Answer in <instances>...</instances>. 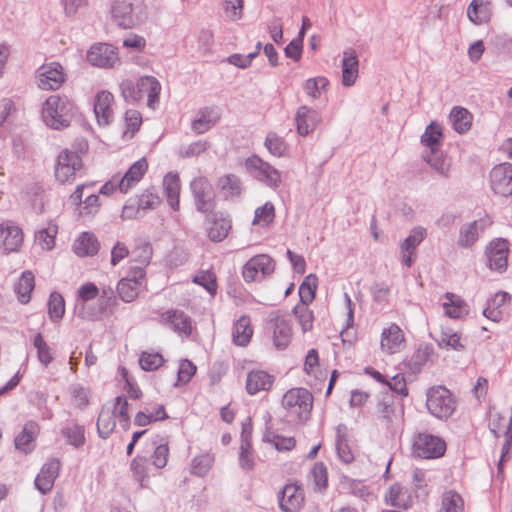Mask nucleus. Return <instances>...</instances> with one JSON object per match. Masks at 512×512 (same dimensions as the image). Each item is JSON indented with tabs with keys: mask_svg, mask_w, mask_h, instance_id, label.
Wrapping results in <instances>:
<instances>
[{
	"mask_svg": "<svg viewBox=\"0 0 512 512\" xmlns=\"http://www.w3.org/2000/svg\"><path fill=\"white\" fill-rule=\"evenodd\" d=\"M254 329L249 316H241L233 325L232 339L237 346H247L251 341Z\"/></svg>",
	"mask_w": 512,
	"mask_h": 512,
	"instance_id": "72a5a7b5",
	"label": "nucleus"
},
{
	"mask_svg": "<svg viewBox=\"0 0 512 512\" xmlns=\"http://www.w3.org/2000/svg\"><path fill=\"white\" fill-rule=\"evenodd\" d=\"M264 440L281 452L291 451L296 446V440L292 436L267 433Z\"/></svg>",
	"mask_w": 512,
	"mask_h": 512,
	"instance_id": "bf43d9fd",
	"label": "nucleus"
},
{
	"mask_svg": "<svg viewBox=\"0 0 512 512\" xmlns=\"http://www.w3.org/2000/svg\"><path fill=\"white\" fill-rule=\"evenodd\" d=\"M441 306L445 316L450 319H463L469 313L466 301L461 296L451 292L443 295Z\"/></svg>",
	"mask_w": 512,
	"mask_h": 512,
	"instance_id": "393cba45",
	"label": "nucleus"
},
{
	"mask_svg": "<svg viewBox=\"0 0 512 512\" xmlns=\"http://www.w3.org/2000/svg\"><path fill=\"white\" fill-rule=\"evenodd\" d=\"M273 384L274 376L263 370H252L246 377V391L250 395L269 391Z\"/></svg>",
	"mask_w": 512,
	"mask_h": 512,
	"instance_id": "cd10ccee",
	"label": "nucleus"
},
{
	"mask_svg": "<svg viewBox=\"0 0 512 512\" xmlns=\"http://www.w3.org/2000/svg\"><path fill=\"white\" fill-rule=\"evenodd\" d=\"M38 86L43 90H56L65 81V73L61 64L51 62L38 69Z\"/></svg>",
	"mask_w": 512,
	"mask_h": 512,
	"instance_id": "f8f14e48",
	"label": "nucleus"
},
{
	"mask_svg": "<svg viewBox=\"0 0 512 512\" xmlns=\"http://www.w3.org/2000/svg\"><path fill=\"white\" fill-rule=\"evenodd\" d=\"M407 347L404 330L396 323L386 324L379 336V349L382 354L392 356L403 352Z\"/></svg>",
	"mask_w": 512,
	"mask_h": 512,
	"instance_id": "39448f33",
	"label": "nucleus"
},
{
	"mask_svg": "<svg viewBox=\"0 0 512 512\" xmlns=\"http://www.w3.org/2000/svg\"><path fill=\"white\" fill-rule=\"evenodd\" d=\"M74 111L75 105L68 97L51 95L44 103L42 116L49 127L62 129L70 125Z\"/></svg>",
	"mask_w": 512,
	"mask_h": 512,
	"instance_id": "f03ea898",
	"label": "nucleus"
},
{
	"mask_svg": "<svg viewBox=\"0 0 512 512\" xmlns=\"http://www.w3.org/2000/svg\"><path fill=\"white\" fill-rule=\"evenodd\" d=\"M33 345L37 350L38 360L45 366L50 364L53 360V352L42 334L38 333L35 335L33 339Z\"/></svg>",
	"mask_w": 512,
	"mask_h": 512,
	"instance_id": "69168bd1",
	"label": "nucleus"
},
{
	"mask_svg": "<svg viewBox=\"0 0 512 512\" xmlns=\"http://www.w3.org/2000/svg\"><path fill=\"white\" fill-rule=\"evenodd\" d=\"M319 122V114L307 106H301L296 112L297 131L302 136L313 131Z\"/></svg>",
	"mask_w": 512,
	"mask_h": 512,
	"instance_id": "7c9ffc66",
	"label": "nucleus"
},
{
	"mask_svg": "<svg viewBox=\"0 0 512 512\" xmlns=\"http://www.w3.org/2000/svg\"><path fill=\"white\" fill-rule=\"evenodd\" d=\"M60 467L61 463L59 459L56 458L50 459L42 466L35 479V486L41 493L45 494L53 488Z\"/></svg>",
	"mask_w": 512,
	"mask_h": 512,
	"instance_id": "5701e85b",
	"label": "nucleus"
},
{
	"mask_svg": "<svg viewBox=\"0 0 512 512\" xmlns=\"http://www.w3.org/2000/svg\"><path fill=\"white\" fill-rule=\"evenodd\" d=\"M442 128L439 124L432 122L427 126L424 134L421 137L422 143L430 148L431 153L434 154L442 141Z\"/></svg>",
	"mask_w": 512,
	"mask_h": 512,
	"instance_id": "8fccbe9b",
	"label": "nucleus"
},
{
	"mask_svg": "<svg viewBox=\"0 0 512 512\" xmlns=\"http://www.w3.org/2000/svg\"><path fill=\"white\" fill-rule=\"evenodd\" d=\"M238 460L243 470L250 471L255 467L256 456L251 443V429L248 430L245 426L241 435Z\"/></svg>",
	"mask_w": 512,
	"mask_h": 512,
	"instance_id": "c756f323",
	"label": "nucleus"
},
{
	"mask_svg": "<svg viewBox=\"0 0 512 512\" xmlns=\"http://www.w3.org/2000/svg\"><path fill=\"white\" fill-rule=\"evenodd\" d=\"M439 512H465L463 497L454 490H448L441 496Z\"/></svg>",
	"mask_w": 512,
	"mask_h": 512,
	"instance_id": "49530a36",
	"label": "nucleus"
},
{
	"mask_svg": "<svg viewBox=\"0 0 512 512\" xmlns=\"http://www.w3.org/2000/svg\"><path fill=\"white\" fill-rule=\"evenodd\" d=\"M248 163L253 169L254 177L259 181L270 187H277L281 183L280 173L268 163L259 158L250 159Z\"/></svg>",
	"mask_w": 512,
	"mask_h": 512,
	"instance_id": "a878e982",
	"label": "nucleus"
},
{
	"mask_svg": "<svg viewBox=\"0 0 512 512\" xmlns=\"http://www.w3.org/2000/svg\"><path fill=\"white\" fill-rule=\"evenodd\" d=\"M273 343L277 349H285L292 339V327L283 318H276L273 325Z\"/></svg>",
	"mask_w": 512,
	"mask_h": 512,
	"instance_id": "58836bf2",
	"label": "nucleus"
},
{
	"mask_svg": "<svg viewBox=\"0 0 512 512\" xmlns=\"http://www.w3.org/2000/svg\"><path fill=\"white\" fill-rule=\"evenodd\" d=\"M293 314L300 325L303 333L311 331L313 328L314 314L309 305L296 304L293 308Z\"/></svg>",
	"mask_w": 512,
	"mask_h": 512,
	"instance_id": "864d4df0",
	"label": "nucleus"
},
{
	"mask_svg": "<svg viewBox=\"0 0 512 512\" xmlns=\"http://www.w3.org/2000/svg\"><path fill=\"white\" fill-rule=\"evenodd\" d=\"M153 255V248L151 244L147 241L140 242L137 247L132 252V260L134 262L140 263L145 267L150 263V260Z\"/></svg>",
	"mask_w": 512,
	"mask_h": 512,
	"instance_id": "774afa93",
	"label": "nucleus"
},
{
	"mask_svg": "<svg viewBox=\"0 0 512 512\" xmlns=\"http://www.w3.org/2000/svg\"><path fill=\"white\" fill-rule=\"evenodd\" d=\"M492 221L487 219H480L469 223L460 230L458 243L462 247H471L478 239L480 231H483L487 226L491 225Z\"/></svg>",
	"mask_w": 512,
	"mask_h": 512,
	"instance_id": "473e14b6",
	"label": "nucleus"
},
{
	"mask_svg": "<svg viewBox=\"0 0 512 512\" xmlns=\"http://www.w3.org/2000/svg\"><path fill=\"white\" fill-rule=\"evenodd\" d=\"M113 410L116 418L119 419L122 427L127 430L130 426L129 403L123 396H118L114 399L111 405H107Z\"/></svg>",
	"mask_w": 512,
	"mask_h": 512,
	"instance_id": "603ef678",
	"label": "nucleus"
},
{
	"mask_svg": "<svg viewBox=\"0 0 512 512\" xmlns=\"http://www.w3.org/2000/svg\"><path fill=\"white\" fill-rule=\"evenodd\" d=\"M82 168L79 155L68 150L62 151L57 158L55 178L60 183L71 182L75 179L77 171Z\"/></svg>",
	"mask_w": 512,
	"mask_h": 512,
	"instance_id": "6e6552de",
	"label": "nucleus"
},
{
	"mask_svg": "<svg viewBox=\"0 0 512 512\" xmlns=\"http://www.w3.org/2000/svg\"><path fill=\"white\" fill-rule=\"evenodd\" d=\"M426 407L434 417L448 419L455 412L457 401L448 388L436 385L426 392Z\"/></svg>",
	"mask_w": 512,
	"mask_h": 512,
	"instance_id": "7ed1b4c3",
	"label": "nucleus"
},
{
	"mask_svg": "<svg viewBox=\"0 0 512 512\" xmlns=\"http://www.w3.org/2000/svg\"><path fill=\"white\" fill-rule=\"evenodd\" d=\"M383 501L387 506L398 510H407L412 507L414 497L404 485L396 482L385 490Z\"/></svg>",
	"mask_w": 512,
	"mask_h": 512,
	"instance_id": "2eb2a0df",
	"label": "nucleus"
},
{
	"mask_svg": "<svg viewBox=\"0 0 512 512\" xmlns=\"http://www.w3.org/2000/svg\"><path fill=\"white\" fill-rule=\"evenodd\" d=\"M168 418L164 405H157V411L153 414H148L147 411L140 410L134 416V425L142 427L148 426L158 421Z\"/></svg>",
	"mask_w": 512,
	"mask_h": 512,
	"instance_id": "3c124183",
	"label": "nucleus"
},
{
	"mask_svg": "<svg viewBox=\"0 0 512 512\" xmlns=\"http://www.w3.org/2000/svg\"><path fill=\"white\" fill-rule=\"evenodd\" d=\"M125 130L124 136L132 138L142 124V116L138 110L128 109L124 114Z\"/></svg>",
	"mask_w": 512,
	"mask_h": 512,
	"instance_id": "052dcab7",
	"label": "nucleus"
},
{
	"mask_svg": "<svg viewBox=\"0 0 512 512\" xmlns=\"http://www.w3.org/2000/svg\"><path fill=\"white\" fill-rule=\"evenodd\" d=\"M159 322L170 326L176 333L185 337H189L193 331L191 318L178 309H169L161 313Z\"/></svg>",
	"mask_w": 512,
	"mask_h": 512,
	"instance_id": "dca6fc26",
	"label": "nucleus"
},
{
	"mask_svg": "<svg viewBox=\"0 0 512 512\" xmlns=\"http://www.w3.org/2000/svg\"><path fill=\"white\" fill-rule=\"evenodd\" d=\"M116 427V417L113 410L108 406H104L98 416L97 430L102 438H107Z\"/></svg>",
	"mask_w": 512,
	"mask_h": 512,
	"instance_id": "de8ad7c7",
	"label": "nucleus"
},
{
	"mask_svg": "<svg viewBox=\"0 0 512 512\" xmlns=\"http://www.w3.org/2000/svg\"><path fill=\"white\" fill-rule=\"evenodd\" d=\"M88 62L99 68H111L119 62V55L116 49L106 43H98L88 50Z\"/></svg>",
	"mask_w": 512,
	"mask_h": 512,
	"instance_id": "ddd939ff",
	"label": "nucleus"
},
{
	"mask_svg": "<svg viewBox=\"0 0 512 512\" xmlns=\"http://www.w3.org/2000/svg\"><path fill=\"white\" fill-rule=\"evenodd\" d=\"M274 269V260L267 254H259L247 261L242 269V276L246 282H253L272 274Z\"/></svg>",
	"mask_w": 512,
	"mask_h": 512,
	"instance_id": "9d476101",
	"label": "nucleus"
},
{
	"mask_svg": "<svg viewBox=\"0 0 512 512\" xmlns=\"http://www.w3.org/2000/svg\"><path fill=\"white\" fill-rule=\"evenodd\" d=\"M121 96L126 102H138L142 98V88L139 81L134 83L130 79H124L120 83Z\"/></svg>",
	"mask_w": 512,
	"mask_h": 512,
	"instance_id": "680f3d73",
	"label": "nucleus"
},
{
	"mask_svg": "<svg viewBox=\"0 0 512 512\" xmlns=\"http://www.w3.org/2000/svg\"><path fill=\"white\" fill-rule=\"evenodd\" d=\"M511 296L503 291L497 292L487 304L483 314L486 318L499 322L508 314L510 308Z\"/></svg>",
	"mask_w": 512,
	"mask_h": 512,
	"instance_id": "412c9836",
	"label": "nucleus"
},
{
	"mask_svg": "<svg viewBox=\"0 0 512 512\" xmlns=\"http://www.w3.org/2000/svg\"><path fill=\"white\" fill-rule=\"evenodd\" d=\"M88 185H78L74 192L70 195V200L73 204L79 207V214L82 216L94 215L99 211L100 199L97 194L88 195L84 201H82L84 189Z\"/></svg>",
	"mask_w": 512,
	"mask_h": 512,
	"instance_id": "b1692460",
	"label": "nucleus"
},
{
	"mask_svg": "<svg viewBox=\"0 0 512 512\" xmlns=\"http://www.w3.org/2000/svg\"><path fill=\"white\" fill-rule=\"evenodd\" d=\"M275 218V208L271 202H266L263 206L255 210L252 224L255 226L267 227Z\"/></svg>",
	"mask_w": 512,
	"mask_h": 512,
	"instance_id": "4d7b16f0",
	"label": "nucleus"
},
{
	"mask_svg": "<svg viewBox=\"0 0 512 512\" xmlns=\"http://www.w3.org/2000/svg\"><path fill=\"white\" fill-rule=\"evenodd\" d=\"M426 235L427 233L424 228L415 227L412 229L410 235L401 243V255L406 266L410 267L412 265L415 249L425 239Z\"/></svg>",
	"mask_w": 512,
	"mask_h": 512,
	"instance_id": "c85d7f7f",
	"label": "nucleus"
},
{
	"mask_svg": "<svg viewBox=\"0 0 512 512\" xmlns=\"http://www.w3.org/2000/svg\"><path fill=\"white\" fill-rule=\"evenodd\" d=\"M216 187L226 199L237 198L242 193V183L239 177L232 173L220 176Z\"/></svg>",
	"mask_w": 512,
	"mask_h": 512,
	"instance_id": "c9c22d12",
	"label": "nucleus"
},
{
	"mask_svg": "<svg viewBox=\"0 0 512 512\" xmlns=\"http://www.w3.org/2000/svg\"><path fill=\"white\" fill-rule=\"evenodd\" d=\"M99 247L97 238L89 232H83L73 243V251L79 257L94 256Z\"/></svg>",
	"mask_w": 512,
	"mask_h": 512,
	"instance_id": "e433bc0d",
	"label": "nucleus"
},
{
	"mask_svg": "<svg viewBox=\"0 0 512 512\" xmlns=\"http://www.w3.org/2000/svg\"><path fill=\"white\" fill-rule=\"evenodd\" d=\"M492 15L491 2L489 0H473L467 10V16L475 24L486 23Z\"/></svg>",
	"mask_w": 512,
	"mask_h": 512,
	"instance_id": "ea45409f",
	"label": "nucleus"
},
{
	"mask_svg": "<svg viewBox=\"0 0 512 512\" xmlns=\"http://www.w3.org/2000/svg\"><path fill=\"white\" fill-rule=\"evenodd\" d=\"M214 463L213 455L204 453L193 458L191 462V473L197 476L206 475Z\"/></svg>",
	"mask_w": 512,
	"mask_h": 512,
	"instance_id": "0e129e2a",
	"label": "nucleus"
},
{
	"mask_svg": "<svg viewBox=\"0 0 512 512\" xmlns=\"http://www.w3.org/2000/svg\"><path fill=\"white\" fill-rule=\"evenodd\" d=\"M160 204L159 196L150 191L144 190L139 196L137 201V206L134 204H126L122 209L121 217L123 219H132L137 217L140 211H147L155 209Z\"/></svg>",
	"mask_w": 512,
	"mask_h": 512,
	"instance_id": "aec40b11",
	"label": "nucleus"
},
{
	"mask_svg": "<svg viewBox=\"0 0 512 512\" xmlns=\"http://www.w3.org/2000/svg\"><path fill=\"white\" fill-rule=\"evenodd\" d=\"M58 225L48 222L36 232L35 241L43 250H52L55 247Z\"/></svg>",
	"mask_w": 512,
	"mask_h": 512,
	"instance_id": "79ce46f5",
	"label": "nucleus"
},
{
	"mask_svg": "<svg viewBox=\"0 0 512 512\" xmlns=\"http://www.w3.org/2000/svg\"><path fill=\"white\" fill-rule=\"evenodd\" d=\"M193 282L204 287L211 295L217 291V278L211 270L199 271L193 277Z\"/></svg>",
	"mask_w": 512,
	"mask_h": 512,
	"instance_id": "338daca9",
	"label": "nucleus"
},
{
	"mask_svg": "<svg viewBox=\"0 0 512 512\" xmlns=\"http://www.w3.org/2000/svg\"><path fill=\"white\" fill-rule=\"evenodd\" d=\"M492 190L501 196L512 195V164L502 163L490 172Z\"/></svg>",
	"mask_w": 512,
	"mask_h": 512,
	"instance_id": "4468645a",
	"label": "nucleus"
},
{
	"mask_svg": "<svg viewBox=\"0 0 512 512\" xmlns=\"http://www.w3.org/2000/svg\"><path fill=\"white\" fill-rule=\"evenodd\" d=\"M111 15L113 21L121 29H133L138 22V18L133 14V0H115Z\"/></svg>",
	"mask_w": 512,
	"mask_h": 512,
	"instance_id": "6ab92c4d",
	"label": "nucleus"
},
{
	"mask_svg": "<svg viewBox=\"0 0 512 512\" xmlns=\"http://www.w3.org/2000/svg\"><path fill=\"white\" fill-rule=\"evenodd\" d=\"M35 286V277L31 271H24L15 285L18 300L26 304L30 301Z\"/></svg>",
	"mask_w": 512,
	"mask_h": 512,
	"instance_id": "a18cd8bd",
	"label": "nucleus"
},
{
	"mask_svg": "<svg viewBox=\"0 0 512 512\" xmlns=\"http://www.w3.org/2000/svg\"><path fill=\"white\" fill-rule=\"evenodd\" d=\"M164 358L159 352L143 351L139 357V365L145 371H154L164 363Z\"/></svg>",
	"mask_w": 512,
	"mask_h": 512,
	"instance_id": "e2e57ef3",
	"label": "nucleus"
},
{
	"mask_svg": "<svg viewBox=\"0 0 512 512\" xmlns=\"http://www.w3.org/2000/svg\"><path fill=\"white\" fill-rule=\"evenodd\" d=\"M146 271L143 267H131L127 276L117 284L119 297L127 303L134 301L145 284Z\"/></svg>",
	"mask_w": 512,
	"mask_h": 512,
	"instance_id": "423d86ee",
	"label": "nucleus"
},
{
	"mask_svg": "<svg viewBox=\"0 0 512 512\" xmlns=\"http://www.w3.org/2000/svg\"><path fill=\"white\" fill-rule=\"evenodd\" d=\"M139 85L142 88V96L147 94V105L150 108H155L161 91L159 81L153 76H144L139 79Z\"/></svg>",
	"mask_w": 512,
	"mask_h": 512,
	"instance_id": "37998d69",
	"label": "nucleus"
},
{
	"mask_svg": "<svg viewBox=\"0 0 512 512\" xmlns=\"http://www.w3.org/2000/svg\"><path fill=\"white\" fill-rule=\"evenodd\" d=\"M231 223L227 219H216L208 229V237L213 242L223 241L229 234Z\"/></svg>",
	"mask_w": 512,
	"mask_h": 512,
	"instance_id": "13d9d810",
	"label": "nucleus"
},
{
	"mask_svg": "<svg viewBox=\"0 0 512 512\" xmlns=\"http://www.w3.org/2000/svg\"><path fill=\"white\" fill-rule=\"evenodd\" d=\"M305 501L303 488L295 483L286 484L279 497V506L283 512H298Z\"/></svg>",
	"mask_w": 512,
	"mask_h": 512,
	"instance_id": "f3484780",
	"label": "nucleus"
},
{
	"mask_svg": "<svg viewBox=\"0 0 512 512\" xmlns=\"http://www.w3.org/2000/svg\"><path fill=\"white\" fill-rule=\"evenodd\" d=\"M62 434L66 438L67 443L75 448L82 447L86 441L85 429L78 424L67 425L63 428Z\"/></svg>",
	"mask_w": 512,
	"mask_h": 512,
	"instance_id": "5fc2aeb1",
	"label": "nucleus"
},
{
	"mask_svg": "<svg viewBox=\"0 0 512 512\" xmlns=\"http://www.w3.org/2000/svg\"><path fill=\"white\" fill-rule=\"evenodd\" d=\"M69 405L75 409H84L90 403V390L89 388L81 385H71L68 391Z\"/></svg>",
	"mask_w": 512,
	"mask_h": 512,
	"instance_id": "c03bdc74",
	"label": "nucleus"
},
{
	"mask_svg": "<svg viewBox=\"0 0 512 512\" xmlns=\"http://www.w3.org/2000/svg\"><path fill=\"white\" fill-rule=\"evenodd\" d=\"M190 189L195 199L197 209L201 212L211 211L214 207V193L209 180L200 176L193 179Z\"/></svg>",
	"mask_w": 512,
	"mask_h": 512,
	"instance_id": "9b49d317",
	"label": "nucleus"
},
{
	"mask_svg": "<svg viewBox=\"0 0 512 512\" xmlns=\"http://www.w3.org/2000/svg\"><path fill=\"white\" fill-rule=\"evenodd\" d=\"M163 194L170 208L180 210L181 180L177 172H168L162 180Z\"/></svg>",
	"mask_w": 512,
	"mask_h": 512,
	"instance_id": "4be33fe9",
	"label": "nucleus"
},
{
	"mask_svg": "<svg viewBox=\"0 0 512 512\" xmlns=\"http://www.w3.org/2000/svg\"><path fill=\"white\" fill-rule=\"evenodd\" d=\"M148 161L145 157L134 162L123 176H120V187L124 194L137 185L148 171Z\"/></svg>",
	"mask_w": 512,
	"mask_h": 512,
	"instance_id": "bb28decb",
	"label": "nucleus"
},
{
	"mask_svg": "<svg viewBox=\"0 0 512 512\" xmlns=\"http://www.w3.org/2000/svg\"><path fill=\"white\" fill-rule=\"evenodd\" d=\"M24 242V232L12 221L0 223V251L4 254L18 252Z\"/></svg>",
	"mask_w": 512,
	"mask_h": 512,
	"instance_id": "1a4fd4ad",
	"label": "nucleus"
},
{
	"mask_svg": "<svg viewBox=\"0 0 512 512\" xmlns=\"http://www.w3.org/2000/svg\"><path fill=\"white\" fill-rule=\"evenodd\" d=\"M93 112L100 126L110 125L115 116V97L106 89L96 92L93 98Z\"/></svg>",
	"mask_w": 512,
	"mask_h": 512,
	"instance_id": "0eeeda50",
	"label": "nucleus"
},
{
	"mask_svg": "<svg viewBox=\"0 0 512 512\" xmlns=\"http://www.w3.org/2000/svg\"><path fill=\"white\" fill-rule=\"evenodd\" d=\"M489 267L497 271H504L508 264L509 243L507 240L497 238L492 240L486 249Z\"/></svg>",
	"mask_w": 512,
	"mask_h": 512,
	"instance_id": "a211bd4d",
	"label": "nucleus"
},
{
	"mask_svg": "<svg viewBox=\"0 0 512 512\" xmlns=\"http://www.w3.org/2000/svg\"><path fill=\"white\" fill-rule=\"evenodd\" d=\"M450 118L453 124L454 129L458 133H464L468 131L471 127L472 123V115L471 113L462 107H455L451 111Z\"/></svg>",
	"mask_w": 512,
	"mask_h": 512,
	"instance_id": "09e8293b",
	"label": "nucleus"
},
{
	"mask_svg": "<svg viewBox=\"0 0 512 512\" xmlns=\"http://www.w3.org/2000/svg\"><path fill=\"white\" fill-rule=\"evenodd\" d=\"M40 427L35 421L25 423L21 433L15 438V445L18 449L29 452L31 451V443L37 438Z\"/></svg>",
	"mask_w": 512,
	"mask_h": 512,
	"instance_id": "a19ab883",
	"label": "nucleus"
},
{
	"mask_svg": "<svg viewBox=\"0 0 512 512\" xmlns=\"http://www.w3.org/2000/svg\"><path fill=\"white\" fill-rule=\"evenodd\" d=\"M314 397L306 388L294 387L285 392L282 397L281 405L290 417L296 423H306L312 413Z\"/></svg>",
	"mask_w": 512,
	"mask_h": 512,
	"instance_id": "f257e3e1",
	"label": "nucleus"
},
{
	"mask_svg": "<svg viewBox=\"0 0 512 512\" xmlns=\"http://www.w3.org/2000/svg\"><path fill=\"white\" fill-rule=\"evenodd\" d=\"M317 289V277L308 275L299 287L300 302L298 304L309 305L315 298Z\"/></svg>",
	"mask_w": 512,
	"mask_h": 512,
	"instance_id": "6e6d98bb",
	"label": "nucleus"
},
{
	"mask_svg": "<svg viewBox=\"0 0 512 512\" xmlns=\"http://www.w3.org/2000/svg\"><path fill=\"white\" fill-rule=\"evenodd\" d=\"M436 341L438 347L442 349H451L454 351H463L465 349L461 334L448 325H442L440 327V334Z\"/></svg>",
	"mask_w": 512,
	"mask_h": 512,
	"instance_id": "f704fd0d",
	"label": "nucleus"
},
{
	"mask_svg": "<svg viewBox=\"0 0 512 512\" xmlns=\"http://www.w3.org/2000/svg\"><path fill=\"white\" fill-rule=\"evenodd\" d=\"M446 442L438 436L428 433H417L411 442V453L419 459H437L446 452Z\"/></svg>",
	"mask_w": 512,
	"mask_h": 512,
	"instance_id": "20e7f679",
	"label": "nucleus"
},
{
	"mask_svg": "<svg viewBox=\"0 0 512 512\" xmlns=\"http://www.w3.org/2000/svg\"><path fill=\"white\" fill-rule=\"evenodd\" d=\"M220 119V113L214 108L201 109L192 121L194 132L201 134L211 129Z\"/></svg>",
	"mask_w": 512,
	"mask_h": 512,
	"instance_id": "4c0bfd02",
	"label": "nucleus"
},
{
	"mask_svg": "<svg viewBox=\"0 0 512 512\" xmlns=\"http://www.w3.org/2000/svg\"><path fill=\"white\" fill-rule=\"evenodd\" d=\"M358 58L354 50H347L342 58L341 81L345 87L352 86L358 77Z\"/></svg>",
	"mask_w": 512,
	"mask_h": 512,
	"instance_id": "2f4dec72",
	"label": "nucleus"
}]
</instances>
